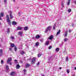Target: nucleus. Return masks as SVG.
<instances>
[{"label":"nucleus","instance_id":"nucleus-4","mask_svg":"<svg viewBox=\"0 0 76 76\" xmlns=\"http://www.w3.org/2000/svg\"><path fill=\"white\" fill-rule=\"evenodd\" d=\"M35 59H36L35 58H33L31 61V64H34L35 63Z\"/></svg>","mask_w":76,"mask_h":76},{"label":"nucleus","instance_id":"nucleus-17","mask_svg":"<svg viewBox=\"0 0 76 76\" xmlns=\"http://www.w3.org/2000/svg\"><path fill=\"white\" fill-rule=\"evenodd\" d=\"M16 67L17 69H19L20 67V65H19V64H18L17 65Z\"/></svg>","mask_w":76,"mask_h":76},{"label":"nucleus","instance_id":"nucleus-53","mask_svg":"<svg viewBox=\"0 0 76 76\" xmlns=\"http://www.w3.org/2000/svg\"><path fill=\"white\" fill-rule=\"evenodd\" d=\"M10 65H12V63H10Z\"/></svg>","mask_w":76,"mask_h":76},{"label":"nucleus","instance_id":"nucleus-18","mask_svg":"<svg viewBox=\"0 0 76 76\" xmlns=\"http://www.w3.org/2000/svg\"><path fill=\"white\" fill-rule=\"evenodd\" d=\"M30 66V64H26V67L27 68V67H29V66Z\"/></svg>","mask_w":76,"mask_h":76},{"label":"nucleus","instance_id":"nucleus-48","mask_svg":"<svg viewBox=\"0 0 76 76\" xmlns=\"http://www.w3.org/2000/svg\"><path fill=\"white\" fill-rule=\"evenodd\" d=\"M1 19H2V18H1V16L0 15V20H1Z\"/></svg>","mask_w":76,"mask_h":76},{"label":"nucleus","instance_id":"nucleus-38","mask_svg":"<svg viewBox=\"0 0 76 76\" xmlns=\"http://www.w3.org/2000/svg\"><path fill=\"white\" fill-rule=\"evenodd\" d=\"M68 59H69V58L68 57H67L66 58V61H68Z\"/></svg>","mask_w":76,"mask_h":76},{"label":"nucleus","instance_id":"nucleus-46","mask_svg":"<svg viewBox=\"0 0 76 76\" xmlns=\"http://www.w3.org/2000/svg\"><path fill=\"white\" fill-rule=\"evenodd\" d=\"M18 15H19V16H20V12H18Z\"/></svg>","mask_w":76,"mask_h":76},{"label":"nucleus","instance_id":"nucleus-12","mask_svg":"<svg viewBox=\"0 0 76 76\" xmlns=\"http://www.w3.org/2000/svg\"><path fill=\"white\" fill-rule=\"evenodd\" d=\"M36 38L37 39H39V38H40V36L39 35H37L36 36Z\"/></svg>","mask_w":76,"mask_h":76},{"label":"nucleus","instance_id":"nucleus-7","mask_svg":"<svg viewBox=\"0 0 76 76\" xmlns=\"http://www.w3.org/2000/svg\"><path fill=\"white\" fill-rule=\"evenodd\" d=\"M25 52L23 51H21L20 52V54H21V55H23V54H25Z\"/></svg>","mask_w":76,"mask_h":76},{"label":"nucleus","instance_id":"nucleus-27","mask_svg":"<svg viewBox=\"0 0 76 76\" xmlns=\"http://www.w3.org/2000/svg\"><path fill=\"white\" fill-rule=\"evenodd\" d=\"M67 40H68V39H67V38H65L64 39V41H65V42H66V41H67Z\"/></svg>","mask_w":76,"mask_h":76},{"label":"nucleus","instance_id":"nucleus-36","mask_svg":"<svg viewBox=\"0 0 76 76\" xmlns=\"http://www.w3.org/2000/svg\"><path fill=\"white\" fill-rule=\"evenodd\" d=\"M71 10H71V9H69L68 10V12H71Z\"/></svg>","mask_w":76,"mask_h":76},{"label":"nucleus","instance_id":"nucleus-52","mask_svg":"<svg viewBox=\"0 0 76 76\" xmlns=\"http://www.w3.org/2000/svg\"><path fill=\"white\" fill-rule=\"evenodd\" d=\"M35 37H33V39H35Z\"/></svg>","mask_w":76,"mask_h":76},{"label":"nucleus","instance_id":"nucleus-56","mask_svg":"<svg viewBox=\"0 0 76 76\" xmlns=\"http://www.w3.org/2000/svg\"><path fill=\"white\" fill-rule=\"evenodd\" d=\"M61 68H62L61 67H60L59 69H61Z\"/></svg>","mask_w":76,"mask_h":76},{"label":"nucleus","instance_id":"nucleus-51","mask_svg":"<svg viewBox=\"0 0 76 76\" xmlns=\"http://www.w3.org/2000/svg\"><path fill=\"white\" fill-rule=\"evenodd\" d=\"M13 1H14V2H15V0H13Z\"/></svg>","mask_w":76,"mask_h":76},{"label":"nucleus","instance_id":"nucleus-29","mask_svg":"<svg viewBox=\"0 0 76 76\" xmlns=\"http://www.w3.org/2000/svg\"><path fill=\"white\" fill-rule=\"evenodd\" d=\"M41 55L42 54L41 53L39 54L38 56V57H41Z\"/></svg>","mask_w":76,"mask_h":76},{"label":"nucleus","instance_id":"nucleus-24","mask_svg":"<svg viewBox=\"0 0 76 76\" xmlns=\"http://www.w3.org/2000/svg\"><path fill=\"white\" fill-rule=\"evenodd\" d=\"M4 15V14L3 12H2L1 14V17H3V15Z\"/></svg>","mask_w":76,"mask_h":76},{"label":"nucleus","instance_id":"nucleus-13","mask_svg":"<svg viewBox=\"0 0 76 76\" xmlns=\"http://www.w3.org/2000/svg\"><path fill=\"white\" fill-rule=\"evenodd\" d=\"M15 75V72H12L11 74V76H13V75Z\"/></svg>","mask_w":76,"mask_h":76},{"label":"nucleus","instance_id":"nucleus-5","mask_svg":"<svg viewBox=\"0 0 76 76\" xmlns=\"http://www.w3.org/2000/svg\"><path fill=\"white\" fill-rule=\"evenodd\" d=\"M7 22L8 23V25H10L11 24V21L10 19L7 20Z\"/></svg>","mask_w":76,"mask_h":76},{"label":"nucleus","instance_id":"nucleus-39","mask_svg":"<svg viewBox=\"0 0 76 76\" xmlns=\"http://www.w3.org/2000/svg\"><path fill=\"white\" fill-rule=\"evenodd\" d=\"M43 41H44V39H40V41H41V42H43Z\"/></svg>","mask_w":76,"mask_h":76},{"label":"nucleus","instance_id":"nucleus-2","mask_svg":"<svg viewBox=\"0 0 76 76\" xmlns=\"http://www.w3.org/2000/svg\"><path fill=\"white\" fill-rule=\"evenodd\" d=\"M9 12L10 13V19H12L13 18V16H12V11H9Z\"/></svg>","mask_w":76,"mask_h":76},{"label":"nucleus","instance_id":"nucleus-8","mask_svg":"<svg viewBox=\"0 0 76 76\" xmlns=\"http://www.w3.org/2000/svg\"><path fill=\"white\" fill-rule=\"evenodd\" d=\"M53 36L52 35V36L49 37L48 38L49 39L51 40L53 39Z\"/></svg>","mask_w":76,"mask_h":76},{"label":"nucleus","instance_id":"nucleus-19","mask_svg":"<svg viewBox=\"0 0 76 76\" xmlns=\"http://www.w3.org/2000/svg\"><path fill=\"white\" fill-rule=\"evenodd\" d=\"M10 38L11 39H15V37H14V36H11L10 37Z\"/></svg>","mask_w":76,"mask_h":76},{"label":"nucleus","instance_id":"nucleus-25","mask_svg":"<svg viewBox=\"0 0 76 76\" xmlns=\"http://www.w3.org/2000/svg\"><path fill=\"white\" fill-rule=\"evenodd\" d=\"M28 27H24V30L25 31H27L28 30Z\"/></svg>","mask_w":76,"mask_h":76},{"label":"nucleus","instance_id":"nucleus-33","mask_svg":"<svg viewBox=\"0 0 76 76\" xmlns=\"http://www.w3.org/2000/svg\"><path fill=\"white\" fill-rule=\"evenodd\" d=\"M14 48L15 51H16L17 50V48L16 46H15Z\"/></svg>","mask_w":76,"mask_h":76},{"label":"nucleus","instance_id":"nucleus-3","mask_svg":"<svg viewBox=\"0 0 76 76\" xmlns=\"http://www.w3.org/2000/svg\"><path fill=\"white\" fill-rule=\"evenodd\" d=\"M12 58H11V57L9 58L8 59V60L7 61V63H10V62H11V61H12Z\"/></svg>","mask_w":76,"mask_h":76},{"label":"nucleus","instance_id":"nucleus-35","mask_svg":"<svg viewBox=\"0 0 76 76\" xmlns=\"http://www.w3.org/2000/svg\"><path fill=\"white\" fill-rule=\"evenodd\" d=\"M15 63L16 64V63H18V60H15Z\"/></svg>","mask_w":76,"mask_h":76},{"label":"nucleus","instance_id":"nucleus-49","mask_svg":"<svg viewBox=\"0 0 76 76\" xmlns=\"http://www.w3.org/2000/svg\"><path fill=\"white\" fill-rule=\"evenodd\" d=\"M12 48H10V51H12Z\"/></svg>","mask_w":76,"mask_h":76},{"label":"nucleus","instance_id":"nucleus-21","mask_svg":"<svg viewBox=\"0 0 76 76\" xmlns=\"http://www.w3.org/2000/svg\"><path fill=\"white\" fill-rule=\"evenodd\" d=\"M45 43V45H48L50 42L48 41H47Z\"/></svg>","mask_w":76,"mask_h":76},{"label":"nucleus","instance_id":"nucleus-54","mask_svg":"<svg viewBox=\"0 0 76 76\" xmlns=\"http://www.w3.org/2000/svg\"><path fill=\"white\" fill-rule=\"evenodd\" d=\"M23 62L22 61H20V63H22Z\"/></svg>","mask_w":76,"mask_h":76},{"label":"nucleus","instance_id":"nucleus-43","mask_svg":"<svg viewBox=\"0 0 76 76\" xmlns=\"http://www.w3.org/2000/svg\"><path fill=\"white\" fill-rule=\"evenodd\" d=\"M26 71V69H24L23 70V72H24V73H25Z\"/></svg>","mask_w":76,"mask_h":76},{"label":"nucleus","instance_id":"nucleus-1","mask_svg":"<svg viewBox=\"0 0 76 76\" xmlns=\"http://www.w3.org/2000/svg\"><path fill=\"white\" fill-rule=\"evenodd\" d=\"M51 30V26H49L45 30V32L46 33L48 31H50Z\"/></svg>","mask_w":76,"mask_h":76},{"label":"nucleus","instance_id":"nucleus-58","mask_svg":"<svg viewBox=\"0 0 76 76\" xmlns=\"http://www.w3.org/2000/svg\"><path fill=\"white\" fill-rule=\"evenodd\" d=\"M42 76H45V75H42Z\"/></svg>","mask_w":76,"mask_h":76},{"label":"nucleus","instance_id":"nucleus-59","mask_svg":"<svg viewBox=\"0 0 76 76\" xmlns=\"http://www.w3.org/2000/svg\"><path fill=\"white\" fill-rule=\"evenodd\" d=\"M29 60H31V59H29Z\"/></svg>","mask_w":76,"mask_h":76},{"label":"nucleus","instance_id":"nucleus-16","mask_svg":"<svg viewBox=\"0 0 76 76\" xmlns=\"http://www.w3.org/2000/svg\"><path fill=\"white\" fill-rule=\"evenodd\" d=\"M39 45V42H37L35 44V47H38Z\"/></svg>","mask_w":76,"mask_h":76},{"label":"nucleus","instance_id":"nucleus-47","mask_svg":"<svg viewBox=\"0 0 76 76\" xmlns=\"http://www.w3.org/2000/svg\"><path fill=\"white\" fill-rule=\"evenodd\" d=\"M74 3H75V4H76V0L74 1Z\"/></svg>","mask_w":76,"mask_h":76},{"label":"nucleus","instance_id":"nucleus-40","mask_svg":"<svg viewBox=\"0 0 76 76\" xmlns=\"http://www.w3.org/2000/svg\"><path fill=\"white\" fill-rule=\"evenodd\" d=\"M3 52V50L2 49H1L0 50V53H2Z\"/></svg>","mask_w":76,"mask_h":76},{"label":"nucleus","instance_id":"nucleus-11","mask_svg":"<svg viewBox=\"0 0 76 76\" xmlns=\"http://www.w3.org/2000/svg\"><path fill=\"white\" fill-rule=\"evenodd\" d=\"M68 33V31H65V35H64V37H67V36Z\"/></svg>","mask_w":76,"mask_h":76},{"label":"nucleus","instance_id":"nucleus-45","mask_svg":"<svg viewBox=\"0 0 76 76\" xmlns=\"http://www.w3.org/2000/svg\"><path fill=\"white\" fill-rule=\"evenodd\" d=\"M72 26H73V27H75V24H73L72 25Z\"/></svg>","mask_w":76,"mask_h":76},{"label":"nucleus","instance_id":"nucleus-15","mask_svg":"<svg viewBox=\"0 0 76 76\" xmlns=\"http://www.w3.org/2000/svg\"><path fill=\"white\" fill-rule=\"evenodd\" d=\"M17 22H15V21H13L12 22V25H17Z\"/></svg>","mask_w":76,"mask_h":76},{"label":"nucleus","instance_id":"nucleus-42","mask_svg":"<svg viewBox=\"0 0 76 76\" xmlns=\"http://www.w3.org/2000/svg\"><path fill=\"white\" fill-rule=\"evenodd\" d=\"M4 2L5 3H7V0H4Z\"/></svg>","mask_w":76,"mask_h":76},{"label":"nucleus","instance_id":"nucleus-31","mask_svg":"<svg viewBox=\"0 0 76 76\" xmlns=\"http://www.w3.org/2000/svg\"><path fill=\"white\" fill-rule=\"evenodd\" d=\"M56 51H59V49L58 48H57L56 49Z\"/></svg>","mask_w":76,"mask_h":76},{"label":"nucleus","instance_id":"nucleus-57","mask_svg":"<svg viewBox=\"0 0 76 76\" xmlns=\"http://www.w3.org/2000/svg\"><path fill=\"white\" fill-rule=\"evenodd\" d=\"M1 25V23L0 22V26Z\"/></svg>","mask_w":76,"mask_h":76},{"label":"nucleus","instance_id":"nucleus-28","mask_svg":"<svg viewBox=\"0 0 76 76\" xmlns=\"http://www.w3.org/2000/svg\"><path fill=\"white\" fill-rule=\"evenodd\" d=\"M70 0H69L68 1V2L67 5H69V4H70Z\"/></svg>","mask_w":76,"mask_h":76},{"label":"nucleus","instance_id":"nucleus-37","mask_svg":"<svg viewBox=\"0 0 76 76\" xmlns=\"http://www.w3.org/2000/svg\"><path fill=\"white\" fill-rule=\"evenodd\" d=\"M3 62H4V61H3V60H2L1 61V64H3Z\"/></svg>","mask_w":76,"mask_h":76},{"label":"nucleus","instance_id":"nucleus-10","mask_svg":"<svg viewBox=\"0 0 76 76\" xmlns=\"http://www.w3.org/2000/svg\"><path fill=\"white\" fill-rule=\"evenodd\" d=\"M10 44H11V47L13 48L15 47V45L13 43H10Z\"/></svg>","mask_w":76,"mask_h":76},{"label":"nucleus","instance_id":"nucleus-55","mask_svg":"<svg viewBox=\"0 0 76 76\" xmlns=\"http://www.w3.org/2000/svg\"><path fill=\"white\" fill-rule=\"evenodd\" d=\"M75 70H76V67H75Z\"/></svg>","mask_w":76,"mask_h":76},{"label":"nucleus","instance_id":"nucleus-23","mask_svg":"<svg viewBox=\"0 0 76 76\" xmlns=\"http://www.w3.org/2000/svg\"><path fill=\"white\" fill-rule=\"evenodd\" d=\"M7 30H8L7 31V33H10V29H9V28H8Z\"/></svg>","mask_w":76,"mask_h":76},{"label":"nucleus","instance_id":"nucleus-9","mask_svg":"<svg viewBox=\"0 0 76 76\" xmlns=\"http://www.w3.org/2000/svg\"><path fill=\"white\" fill-rule=\"evenodd\" d=\"M60 32H61V30H59L57 32L56 35H59L60 34Z\"/></svg>","mask_w":76,"mask_h":76},{"label":"nucleus","instance_id":"nucleus-44","mask_svg":"<svg viewBox=\"0 0 76 76\" xmlns=\"http://www.w3.org/2000/svg\"><path fill=\"white\" fill-rule=\"evenodd\" d=\"M2 53H1L0 52V56H2Z\"/></svg>","mask_w":76,"mask_h":76},{"label":"nucleus","instance_id":"nucleus-22","mask_svg":"<svg viewBox=\"0 0 76 76\" xmlns=\"http://www.w3.org/2000/svg\"><path fill=\"white\" fill-rule=\"evenodd\" d=\"M56 24H55L53 27V29H56Z\"/></svg>","mask_w":76,"mask_h":76},{"label":"nucleus","instance_id":"nucleus-30","mask_svg":"<svg viewBox=\"0 0 76 76\" xmlns=\"http://www.w3.org/2000/svg\"><path fill=\"white\" fill-rule=\"evenodd\" d=\"M18 34H19L20 35H21L22 34V32L21 31H20L19 32Z\"/></svg>","mask_w":76,"mask_h":76},{"label":"nucleus","instance_id":"nucleus-32","mask_svg":"<svg viewBox=\"0 0 76 76\" xmlns=\"http://www.w3.org/2000/svg\"><path fill=\"white\" fill-rule=\"evenodd\" d=\"M61 4L62 6V7H64V4H63V2H62Z\"/></svg>","mask_w":76,"mask_h":76},{"label":"nucleus","instance_id":"nucleus-26","mask_svg":"<svg viewBox=\"0 0 76 76\" xmlns=\"http://www.w3.org/2000/svg\"><path fill=\"white\" fill-rule=\"evenodd\" d=\"M66 72H67V73L69 74L70 72V71L69 70V69H66Z\"/></svg>","mask_w":76,"mask_h":76},{"label":"nucleus","instance_id":"nucleus-14","mask_svg":"<svg viewBox=\"0 0 76 76\" xmlns=\"http://www.w3.org/2000/svg\"><path fill=\"white\" fill-rule=\"evenodd\" d=\"M6 69L8 71L9 70V66H8L7 65H6Z\"/></svg>","mask_w":76,"mask_h":76},{"label":"nucleus","instance_id":"nucleus-34","mask_svg":"<svg viewBox=\"0 0 76 76\" xmlns=\"http://www.w3.org/2000/svg\"><path fill=\"white\" fill-rule=\"evenodd\" d=\"M52 48V46H50L48 48L50 50V49H51V48Z\"/></svg>","mask_w":76,"mask_h":76},{"label":"nucleus","instance_id":"nucleus-20","mask_svg":"<svg viewBox=\"0 0 76 76\" xmlns=\"http://www.w3.org/2000/svg\"><path fill=\"white\" fill-rule=\"evenodd\" d=\"M9 20V15L7 14V20Z\"/></svg>","mask_w":76,"mask_h":76},{"label":"nucleus","instance_id":"nucleus-41","mask_svg":"<svg viewBox=\"0 0 76 76\" xmlns=\"http://www.w3.org/2000/svg\"><path fill=\"white\" fill-rule=\"evenodd\" d=\"M39 62H38L37 64V66H38L39 64Z\"/></svg>","mask_w":76,"mask_h":76},{"label":"nucleus","instance_id":"nucleus-6","mask_svg":"<svg viewBox=\"0 0 76 76\" xmlns=\"http://www.w3.org/2000/svg\"><path fill=\"white\" fill-rule=\"evenodd\" d=\"M17 29V30H22V27H18Z\"/></svg>","mask_w":76,"mask_h":76},{"label":"nucleus","instance_id":"nucleus-60","mask_svg":"<svg viewBox=\"0 0 76 76\" xmlns=\"http://www.w3.org/2000/svg\"><path fill=\"white\" fill-rule=\"evenodd\" d=\"M73 76H75V75H74Z\"/></svg>","mask_w":76,"mask_h":76},{"label":"nucleus","instance_id":"nucleus-50","mask_svg":"<svg viewBox=\"0 0 76 76\" xmlns=\"http://www.w3.org/2000/svg\"><path fill=\"white\" fill-rule=\"evenodd\" d=\"M69 32H71V30H69Z\"/></svg>","mask_w":76,"mask_h":76}]
</instances>
